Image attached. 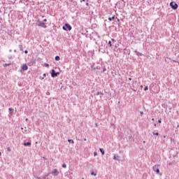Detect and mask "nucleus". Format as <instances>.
Instances as JSON below:
<instances>
[{
    "label": "nucleus",
    "instance_id": "nucleus-18",
    "mask_svg": "<svg viewBox=\"0 0 179 179\" xmlns=\"http://www.w3.org/2000/svg\"><path fill=\"white\" fill-rule=\"evenodd\" d=\"M152 134L155 135L156 136H159V132H157V133L152 132Z\"/></svg>",
    "mask_w": 179,
    "mask_h": 179
},
{
    "label": "nucleus",
    "instance_id": "nucleus-28",
    "mask_svg": "<svg viewBox=\"0 0 179 179\" xmlns=\"http://www.w3.org/2000/svg\"><path fill=\"white\" fill-rule=\"evenodd\" d=\"M106 71H107V69L103 68V72H106Z\"/></svg>",
    "mask_w": 179,
    "mask_h": 179
},
{
    "label": "nucleus",
    "instance_id": "nucleus-49",
    "mask_svg": "<svg viewBox=\"0 0 179 179\" xmlns=\"http://www.w3.org/2000/svg\"><path fill=\"white\" fill-rule=\"evenodd\" d=\"M43 179H45V177L44 176V177L43 178Z\"/></svg>",
    "mask_w": 179,
    "mask_h": 179
},
{
    "label": "nucleus",
    "instance_id": "nucleus-52",
    "mask_svg": "<svg viewBox=\"0 0 179 179\" xmlns=\"http://www.w3.org/2000/svg\"><path fill=\"white\" fill-rule=\"evenodd\" d=\"M26 121H27V119H26Z\"/></svg>",
    "mask_w": 179,
    "mask_h": 179
},
{
    "label": "nucleus",
    "instance_id": "nucleus-34",
    "mask_svg": "<svg viewBox=\"0 0 179 179\" xmlns=\"http://www.w3.org/2000/svg\"><path fill=\"white\" fill-rule=\"evenodd\" d=\"M85 5H86L87 6H89V2H87V3H85Z\"/></svg>",
    "mask_w": 179,
    "mask_h": 179
},
{
    "label": "nucleus",
    "instance_id": "nucleus-5",
    "mask_svg": "<svg viewBox=\"0 0 179 179\" xmlns=\"http://www.w3.org/2000/svg\"><path fill=\"white\" fill-rule=\"evenodd\" d=\"M59 75V72H55V69H52L51 76L52 78H57Z\"/></svg>",
    "mask_w": 179,
    "mask_h": 179
},
{
    "label": "nucleus",
    "instance_id": "nucleus-53",
    "mask_svg": "<svg viewBox=\"0 0 179 179\" xmlns=\"http://www.w3.org/2000/svg\"><path fill=\"white\" fill-rule=\"evenodd\" d=\"M0 156H1V152H0Z\"/></svg>",
    "mask_w": 179,
    "mask_h": 179
},
{
    "label": "nucleus",
    "instance_id": "nucleus-21",
    "mask_svg": "<svg viewBox=\"0 0 179 179\" xmlns=\"http://www.w3.org/2000/svg\"><path fill=\"white\" fill-rule=\"evenodd\" d=\"M91 176H97L94 171L91 172Z\"/></svg>",
    "mask_w": 179,
    "mask_h": 179
},
{
    "label": "nucleus",
    "instance_id": "nucleus-22",
    "mask_svg": "<svg viewBox=\"0 0 179 179\" xmlns=\"http://www.w3.org/2000/svg\"><path fill=\"white\" fill-rule=\"evenodd\" d=\"M144 90L145 92H146V90H149V87L148 86L145 87Z\"/></svg>",
    "mask_w": 179,
    "mask_h": 179
},
{
    "label": "nucleus",
    "instance_id": "nucleus-31",
    "mask_svg": "<svg viewBox=\"0 0 179 179\" xmlns=\"http://www.w3.org/2000/svg\"><path fill=\"white\" fill-rule=\"evenodd\" d=\"M141 115H143V111L140 112Z\"/></svg>",
    "mask_w": 179,
    "mask_h": 179
},
{
    "label": "nucleus",
    "instance_id": "nucleus-9",
    "mask_svg": "<svg viewBox=\"0 0 179 179\" xmlns=\"http://www.w3.org/2000/svg\"><path fill=\"white\" fill-rule=\"evenodd\" d=\"M24 146H31V142H27L23 143Z\"/></svg>",
    "mask_w": 179,
    "mask_h": 179
},
{
    "label": "nucleus",
    "instance_id": "nucleus-35",
    "mask_svg": "<svg viewBox=\"0 0 179 179\" xmlns=\"http://www.w3.org/2000/svg\"><path fill=\"white\" fill-rule=\"evenodd\" d=\"M173 164V162H169V166H171Z\"/></svg>",
    "mask_w": 179,
    "mask_h": 179
},
{
    "label": "nucleus",
    "instance_id": "nucleus-42",
    "mask_svg": "<svg viewBox=\"0 0 179 179\" xmlns=\"http://www.w3.org/2000/svg\"><path fill=\"white\" fill-rule=\"evenodd\" d=\"M94 71H96V67H93Z\"/></svg>",
    "mask_w": 179,
    "mask_h": 179
},
{
    "label": "nucleus",
    "instance_id": "nucleus-19",
    "mask_svg": "<svg viewBox=\"0 0 179 179\" xmlns=\"http://www.w3.org/2000/svg\"><path fill=\"white\" fill-rule=\"evenodd\" d=\"M108 45H109V47H112L113 46V44H111V41H108Z\"/></svg>",
    "mask_w": 179,
    "mask_h": 179
},
{
    "label": "nucleus",
    "instance_id": "nucleus-17",
    "mask_svg": "<svg viewBox=\"0 0 179 179\" xmlns=\"http://www.w3.org/2000/svg\"><path fill=\"white\" fill-rule=\"evenodd\" d=\"M9 111H10V113H13V111H15V110L13 108H9Z\"/></svg>",
    "mask_w": 179,
    "mask_h": 179
},
{
    "label": "nucleus",
    "instance_id": "nucleus-6",
    "mask_svg": "<svg viewBox=\"0 0 179 179\" xmlns=\"http://www.w3.org/2000/svg\"><path fill=\"white\" fill-rule=\"evenodd\" d=\"M51 174H52V176H58V174H59V171H58V169H55L52 170Z\"/></svg>",
    "mask_w": 179,
    "mask_h": 179
},
{
    "label": "nucleus",
    "instance_id": "nucleus-8",
    "mask_svg": "<svg viewBox=\"0 0 179 179\" xmlns=\"http://www.w3.org/2000/svg\"><path fill=\"white\" fill-rule=\"evenodd\" d=\"M134 52H136L137 57H142V55H143V54L138 52L137 50H135Z\"/></svg>",
    "mask_w": 179,
    "mask_h": 179
},
{
    "label": "nucleus",
    "instance_id": "nucleus-46",
    "mask_svg": "<svg viewBox=\"0 0 179 179\" xmlns=\"http://www.w3.org/2000/svg\"><path fill=\"white\" fill-rule=\"evenodd\" d=\"M152 121H155V118H152Z\"/></svg>",
    "mask_w": 179,
    "mask_h": 179
},
{
    "label": "nucleus",
    "instance_id": "nucleus-13",
    "mask_svg": "<svg viewBox=\"0 0 179 179\" xmlns=\"http://www.w3.org/2000/svg\"><path fill=\"white\" fill-rule=\"evenodd\" d=\"M55 61H59V59H61V57H59V56H56L55 57Z\"/></svg>",
    "mask_w": 179,
    "mask_h": 179
},
{
    "label": "nucleus",
    "instance_id": "nucleus-15",
    "mask_svg": "<svg viewBox=\"0 0 179 179\" xmlns=\"http://www.w3.org/2000/svg\"><path fill=\"white\" fill-rule=\"evenodd\" d=\"M68 142H69V143H75V142H74L73 140H72V139H69V140H68Z\"/></svg>",
    "mask_w": 179,
    "mask_h": 179
},
{
    "label": "nucleus",
    "instance_id": "nucleus-32",
    "mask_svg": "<svg viewBox=\"0 0 179 179\" xmlns=\"http://www.w3.org/2000/svg\"><path fill=\"white\" fill-rule=\"evenodd\" d=\"M95 127L97 128L99 127V124L97 123H95Z\"/></svg>",
    "mask_w": 179,
    "mask_h": 179
},
{
    "label": "nucleus",
    "instance_id": "nucleus-37",
    "mask_svg": "<svg viewBox=\"0 0 179 179\" xmlns=\"http://www.w3.org/2000/svg\"><path fill=\"white\" fill-rule=\"evenodd\" d=\"M43 76L44 77L47 76V74L46 73H43Z\"/></svg>",
    "mask_w": 179,
    "mask_h": 179
},
{
    "label": "nucleus",
    "instance_id": "nucleus-40",
    "mask_svg": "<svg viewBox=\"0 0 179 179\" xmlns=\"http://www.w3.org/2000/svg\"><path fill=\"white\" fill-rule=\"evenodd\" d=\"M111 40H112L113 41H115V39H114V38H112Z\"/></svg>",
    "mask_w": 179,
    "mask_h": 179
},
{
    "label": "nucleus",
    "instance_id": "nucleus-12",
    "mask_svg": "<svg viewBox=\"0 0 179 179\" xmlns=\"http://www.w3.org/2000/svg\"><path fill=\"white\" fill-rule=\"evenodd\" d=\"M99 150H100L101 155H104V154H105L104 150L103 148H99Z\"/></svg>",
    "mask_w": 179,
    "mask_h": 179
},
{
    "label": "nucleus",
    "instance_id": "nucleus-7",
    "mask_svg": "<svg viewBox=\"0 0 179 179\" xmlns=\"http://www.w3.org/2000/svg\"><path fill=\"white\" fill-rule=\"evenodd\" d=\"M27 69H29L27 64H23V66H22V69L20 70V72H22V71H27Z\"/></svg>",
    "mask_w": 179,
    "mask_h": 179
},
{
    "label": "nucleus",
    "instance_id": "nucleus-36",
    "mask_svg": "<svg viewBox=\"0 0 179 179\" xmlns=\"http://www.w3.org/2000/svg\"><path fill=\"white\" fill-rule=\"evenodd\" d=\"M86 0H80V2H85Z\"/></svg>",
    "mask_w": 179,
    "mask_h": 179
},
{
    "label": "nucleus",
    "instance_id": "nucleus-43",
    "mask_svg": "<svg viewBox=\"0 0 179 179\" xmlns=\"http://www.w3.org/2000/svg\"><path fill=\"white\" fill-rule=\"evenodd\" d=\"M141 87V89H142V88L143 87V85H141V87Z\"/></svg>",
    "mask_w": 179,
    "mask_h": 179
},
{
    "label": "nucleus",
    "instance_id": "nucleus-33",
    "mask_svg": "<svg viewBox=\"0 0 179 179\" xmlns=\"http://www.w3.org/2000/svg\"><path fill=\"white\" fill-rule=\"evenodd\" d=\"M45 66H50V64H48L47 63H45Z\"/></svg>",
    "mask_w": 179,
    "mask_h": 179
},
{
    "label": "nucleus",
    "instance_id": "nucleus-16",
    "mask_svg": "<svg viewBox=\"0 0 179 179\" xmlns=\"http://www.w3.org/2000/svg\"><path fill=\"white\" fill-rule=\"evenodd\" d=\"M117 157H120L119 156H115V155H114V156H113V160H119L118 159V158H117Z\"/></svg>",
    "mask_w": 179,
    "mask_h": 179
},
{
    "label": "nucleus",
    "instance_id": "nucleus-11",
    "mask_svg": "<svg viewBox=\"0 0 179 179\" xmlns=\"http://www.w3.org/2000/svg\"><path fill=\"white\" fill-rule=\"evenodd\" d=\"M18 48H20V51H22V52H24V51H23V45H19Z\"/></svg>",
    "mask_w": 179,
    "mask_h": 179
},
{
    "label": "nucleus",
    "instance_id": "nucleus-38",
    "mask_svg": "<svg viewBox=\"0 0 179 179\" xmlns=\"http://www.w3.org/2000/svg\"><path fill=\"white\" fill-rule=\"evenodd\" d=\"M43 22H47V19H44V20H43Z\"/></svg>",
    "mask_w": 179,
    "mask_h": 179
},
{
    "label": "nucleus",
    "instance_id": "nucleus-41",
    "mask_svg": "<svg viewBox=\"0 0 179 179\" xmlns=\"http://www.w3.org/2000/svg\"><path fill=\"white\" fill-rule=\"evenodd\" d=\"M9 52H12V50L11 49L9 50Z\"/></svg>",
    "mask_w": 179,
    "mask_h": 179
},
{
    "label": "nucleus",
    "instance_id": "nucleus-10",
    "mask_svg": "<svg viewBox=\"0 0 179 179\" xmlns=\"http://www.w3.org/2000/svg\"><path fill=\"white\" fill-rule=\"evenodd\" d=\"M114 19H117V17H115V15H113L112 17H108V20L111 22V20H114Z\"/></svg>",
    "mask_w": 179,
    "mask_h": 179
},
{
    "label": "nucleus",
    "instance_id": "nucleus-45",
    "mask_svg": "<svg viewBox=\"0 0 179 179\" xmlns=\"http://www.w3.org/2000/svg\"><path fill=\"white\" fill-rule=\"evenodd\" d=\"M31 130V129H29V130H28V132H30Z\"/></svg>",
    "mask_w": 179,
    "mask_h": 179
},
{
    "label": "nucleus",
    "instance_id": "nucleus-25",
    "mask_svg": "<svg viewBox=\"0 0 179 179\" xmlns=\"http://www.w3.org/2000/svg\"><path fill=\"white\" fill-rule=\"evenodd\" d=\"M23 134H27V129H24V131H22Z\"/></svg>",
    "mask_w": 179,
    "mask_h": 179
},
{
    "label": "nucleus",
    "instance_id": "nucleus-14",
    "mask_svg": "<svg viewBox=\"0 0 179 179\" xmlns=\"http://www.w3.org/2000/svg\"><path fill=\"white\" fill-rule=\"evenodd\" d=\"M99 94H101V96H104V94H103V92H96V96H99Z\"/></svg>",
    "mask_w": 179,
    "mask_h": 179
},
{
    "label": "nucleus",
    "instance_id": "nucleus-44",
    "mask_svg": "<svg viewBox=\"0 0 179 179\" xmlns=\"http://www.w3.org/2000/svg\"><path fill=\"white\" fill-rule=\"evenodd\" d=\"M14 52H17V50H16V49H15V50H14Z\"/></svg>",
    "mask_w": 179,
    "mask_h": 179
},
{
    "label": "nucleus",
    "instance_id": "nucleus-20",
    "mask_svg": "<svg viewBox=\"0 0 179 179\" xmlns=\"http://www.w3.org/2000/svg\"><path fill=\"white\" fill-rule=\"evenodd\" d=\"M62 166L63 169H66V164H63Z\"/></svg>",
    "mask_w": 179,
    "mask_h": 179
},
{
    "label": "nucleus",
    "instance_id": "nucleus-39",
    "mask_svg": "<svg viewBox=\"0 0 179 179\" xmlns=\"http://www.w3.org/2000/svg\"><path fill=\"white\" fill-rule=\"evenodd\" d=\"M129 80H132V78H129Z\"/></svg>",
    "mask_w": 179,
    "mask_h": 179
},
{
    "label": "nucleus",
    "instance_id": "nucleus-30",
    "mask_svg": "<svg viewBox=\"0 0 179 179\" xmlns=\"http://www.w3.org/2000/svg\"><path fill=\"white\" fill-rule=\"evenodd\" d=\"M24 54H28L29 53V51H27V50H24Z\"/></svg>",
    "mask_w": 179,
    "mask_h": 179
},
{
    "label": "nucleus",
    "instance_id": "nucleus-50",
    "mask_svg": "<svg viewBox=\"0 0 179 179\" xmlns=\"http://www.w3.org/2000/svg\"><path fill=\"white\" fill-rule=\"evenodd\" d=\"M154 127H156V124H154Z\"/></svg>",
    "mask_w": 179,
    "mask_h": 179
},
{
    "label": "nucleus",
    "instance_id": "nucleus-51",
    "mask_svg": "<svg viewBox=\"0 0 179 179\" xmlns=\"http://www.w3.org/2000/svg\"><path fill=\"white\" fill-rule=\"evenodd\" d=\"M164 138H166V136H164Z\"/></svg>",
    "mask_w": 179,
    "mask_h": 179
},
{
    "label": "nucleus",
    "instance_id": "nucleus-3",
    "mask_svg": "<svg viewBox=\"0 0 179 179\" xmlns=\"http://www.w3.org/2000/svg\"><path fill=\"white\" fill-rule=\"evenodd\" d=\"M170 6H171V8H172L173 9V10H176V9H178V4H177L174 1H171L170 3Z\"/></svg>",
    "mask_w": 179,
    "mask_h": 179
},
{
    "label": "nucleus",
    "instance_id": "nucleus-2",
    "mask_svg": "<svg viewBox=\"0 0 179 179\" xmlns=\"http://www.w3.org/2000/svg\"><path fill=\"white\" fill-rule=\"evenodd\" d=\"M63 30H64L65 31H71V30H72V27L71 26V24H65L63 27H62Z\"/></svg>",
    "mask_w": 179,
    "mask_h": 179
},
{
    "label": "nucleus",
    "instance_id": "nucleus-24",
    "mask_svg": "<svg viewBox=\"0 0 179 179\" xmlns=\"http://www.w3.org/2000/svg\"><path fill=\"white\" fill-rule=\"evenodd\" d=\"M8 59H12L13 56H12V55H8Z\"/></svg>",
    "mask_w": 179,
    "mask_h": 179
},
{
    "label": "nucleus",
    "instance_id": "nucleus-48",
    "mask_svg": "<svg viewBox=\"0 0 179 179\" xmlns=\"http://www.w3.org/2000/svg\"><path fill=\"white\" fill-rule=\"evenodd\" d=\"M22 131H23V127H21Z\"/></svg>",
    "mask_w": 179,
    "mask_h": 179
},
{
    "label": "nucleus",
    "instance_id": "nucleus-29",
    "mask_svg": "<svg viewBox=\"0 0 179 179\" xmlns=\"http://www.w3.org/2000/svg\"><path fill=\"white\" fill-rule=\"evenodd\" d=\"M94 156H97V152H94Z\"/></svg>",
    "mask_w": 179,
    "mask_h": 179
},
{
    "label": "nucleus",
    "instance_id": "nucleus-47",
    "mask_svg": "<svg viewBox=\"0 0 179 179\" xmlns=\"http://www.w3.org/2000/svg\"><path fill=\"white\" fill-rule=\"evenodd\" d=\"M117 22H120V19L117 18Z\"/></svg>",
    "mask_w": 179,
    "mask_h": 179
},
{
    "label": "nucleus",
    "instance_id": "nucleus-27",
    "mask_svg": "<svg viewBox=\"0 0 179 179\" xmlns=\"http://www.w3.org/2000/svg\"><path fill=\"white\" fill-rule=\"evenodd\" d=\"M158 123H159V124H162V119H159V120H158Z\"/></svg>",
    "mask_w": 179,
    "mask_h": 179
},
{
    "label": "nucleus",
    "instance_id": "nucleus-1",
    "mask_svg": "<svg viewBox=\"0 0 179 179\" xmlns=\"http://www.w3.org/2000/svg\"><path fill=\"white\" fill-rule=\"evenodd\" d=\"M36 26H38V27H43V29H47L45 23L40 21L39 20H37Z\"/></svg>",
    "mask_w": 179,
    "mask_h": 179
},
{
    "label": "nucleus",
    "instance_id": "nucleus-26",
    "mask_svg": "<svg viewBox=\"0 0 179 179\" xmlns=\"http://www.w3.org/2000/svg\"><path fill=\"white\" fill-rule=\"evenodd\" d=\"M7 150H8V152H10V150H11L10 148V147L7 148Z\"/></svg>",
    "mask_w": 179,
    "mask_h": 179
},
{
    "label": "nucleus",
    "instance_id": "nucleus-23",
    "mask_svg": "<svg viewBox=\"0 0 179 179\" xmlns=\"http://www.w3.org/2000/svg\"><path fill=\"white\" fill-rule=\"evenodd\" d=\"M4 65H5V66H10V65H12V64L8 63V64H5Z\"/></svg>",
    "mask_w": 179,
    "mask_h": 179
},
{
    "label": "nucleus",
    "instance_id": "nucleus-4",
    "mask_svg": "<svg viewBox=\"0 0 179 179\" xmlns=\"http://www.w3.org/2000/svg\"><path fill=\"white\" fill-rule=\"evenodd\" d=\"M159 165H155L152 167V170L153 171H155V173H157V174H159L160 176H162V173H160V169H159Z\"/></svg>",
    "mask_w": 179,
    "mask_h": 179
}]
</instances>
